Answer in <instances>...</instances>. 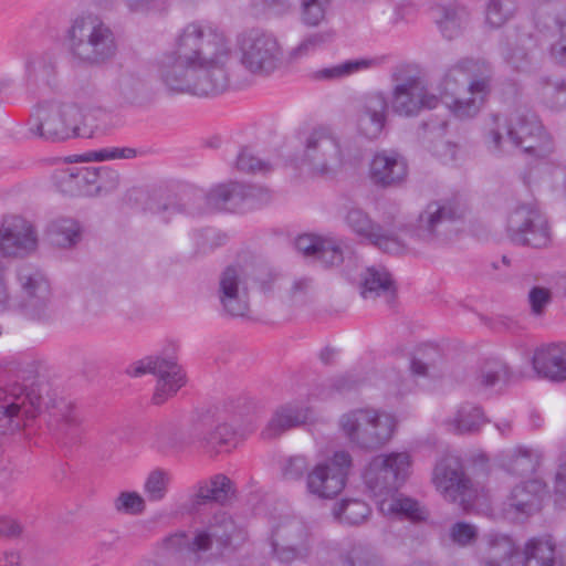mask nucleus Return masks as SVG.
Returning a JSON list of instances; mask_svg holds the SVG:
<instances>
[{
    "instance_id": "9b49d317",
    "label": "nucleus",
    "mask_w": 566,
    "mask_h": 566,
    "mask_svg": "<svg viewBox=\"0 0 566 566\" xmlns=\"http://www.w3.org/2000/svg\"><path fill=\"white\" fill-rule=\"evenodd\" d=\"M464 216V208L457 200H434L419 213L411 228L415 238L429 244L440 245L449 241L454 224Z\"/></svg>"
},
{
    "instance_id": "052dcab7",
    "label": "nucleus",
    "mask_w": 566,
    "mask_h": 566,
    "mask_svg": "<svg viewBox=\"0 0 566 566\" xmlns=\"http://www.w3.org/2000/svg\"><path fill=\"white\" fill-rule=\"evenodd\" d=\"M214 427V419L205 415L193 420L188 429V437L191 441L202 442L208 446V438Z\"/></svg>"
},
{
    "instance_id": "09e8293b",
    "label": "nucleus",
    "mask_w": 566,
    "mask_h": 566,
    "mask_svg": "<svg viewBox=\"0 0 566 566\" xmlns=\"http://www.w3.org/2000/svg\"><path fill=\"white\" fill-rule=\"evenodd\" d=\"M510 376L509 366L497 357H491L484 360L480 381L485 387H492L501 380H506Z\"/></svg>"
},
{
    "instance_id": "aec40b11",
    "label": "nucleus",
    "mask_w": 566,
    "mask_h": 566,
    "mask_svg": "<svg viewBox=\"0 0 566 566\" xmlns=\"http://www.w3.org/2000/svg\"><path fill=\"white\" fill-rule=\"evenodd\" d=\"M235 532L237 525L231 516L218 510L207 527L198 531L192 539H189L184 533L175 534L167 538L166 545L171 549H181L185 546L192 553L208 551L211 547L212 541L218 542L222 546L228 545Z\"/></svg>"
},
{
    "instance_id": "ddd939ff",
    "label": "nucleus",
    "mask_w": 566,
    "mask_h": 566,
    "mask_svg": "<svg viewBox=\"0 0 566 566\" xmlns=\"http://www.w3.org/2000/svg\"><path fill=\"white\" fill-rule=\"evenodd\" d=\"M177 347V344L171 342L165 349L167 357H148L142 359L134 364L128 370L134 377H139L145 374L157 376V384L151 399L154 405H163L186 385V373L170 355V353H176Z\"/></svg>"
},
{
    "instance_id": "a211bd4d",
    "label": "nucleus",
    "mask_w": 566,
    "mask_h": 566,
    "mask_svg": "<svg viewBox=\"0 0 566 566\" xmlns=\"http://www.w3.org/2000/svg\"><path fill=\"white\" fill-rule=\"evenodd\" d=\"M507 234L518 245L542 248L549 242L546 218L535 203L517 206L509 216Z\"/></svg>"
},
{
    "instance_id": "dca6fc26",
    "label": "nucleus",
    "mask_w": 566,
    "mask_h": 566,
    "mask_svg": "<svg viewBox=\"0 0 566 566\" xmlns=\"http://www.w3.org/2000/svg\"><path fill=\"white\" fill-rule=\"evenodd\" d=\"M18 281L24 298L21 302V314L38 323H49L56 317V312L50 303L51 289L44 274L31 266L24 265L18 271Z\"/></svg>"
},
{
    "instance_id": "e433bc0d",
    "label": "nucleus",
    "mask_w": 566,
    "mask_h": 566,
    "mask_svg": "<svg viewBox=\"0 0 566 566\" xmlns=\"http://www.w3.org/2000/svg\"><path fill=\"white\" fill-rule=\"evenodd\" d=\"M80 422L81 418L72 402L60 399L52 406L49 426L64 436H76Z\"/></svg>"
},
{
    "instance_id": "9d476101",
    "label": "nucleus",
    "mask_w": 566,
    "mask_h": 566,
    "mask_svg": "<svg viewBox=\"0 0 566 566\" xmlns=\"http://www.w3.org/2000/svg\"><path fill=\"white\" fill-rule=\"evenodd\" d=\"M411 470L408 452L382 453L371 458L363 472V480L371 495L378 500L398 492Z\"/></svg>"
},
{
    "instance_id": "2eb2a0df",
    "label": "nucleus",
    "mask_w": 566,
    "mask_h": 566,
    "mask_svg": "<svg viewBox=\"0 0 566 566\" xmlns=\"http://www.w3.org/2000/svg\"><path fill=\"white\" fill-rule=\"evenodd\" d=\"M432 482L446 501L459 504L464 511L473 506L475 490L459 457H442L434 467Z\"/></svg>"
},
{
    "instance_id": "680f3d73",
    "label": "nucleus",
    "mask_w": 566,
    "mask_h": 566,
    "mask_svg": "<svg viewBox=\"0 0 566 566\" xmlns=\"http://www.w3.org/2000/svg\"><path fill=\"white\" fill-rule=\"evenodd\" d=\"M553 38L549 56L555 63L566 66V21L559 23L558 31Z\"/></svg>"
},
{
    "instance_id": "2f4dec72",
    "label": "nucleus",
    "mask_w": 566,
    "mask_h": 566,
    "mask_svg": "<svg viewBox=\"0 0 566 566\" xmlns=\"http://www.w3.org/2000/svg\"><path fill=\"white\" fill-rule=\"evenodd\" d=\"M308 411L305 408L286 405L276 409L273 417L262 431L264 439H274L286 430L297 427L307 420Z\"/></svg>"
},
{
    "instance_id": "4c0bfd02",
    "label": "nucleus",
    "mask_w": 566,
    "mask_h": 566,
    "mask_svg": "<svg viewBox=\"0 0 566 566\" xmlns=\"http://www.w3.org/2000/svg\"><path fill=\"white\" fill-rule=\"evenodd\" d=\"M539 464V457L530 449L518 447L506 453L502 461V468L510 474L526 476L535 472Z\"/></svg>"
},
{
    "instance_id": "b1692460",
    "label": "nucleus",
    "mask_w": 566,
    "mask_h": 566,
    "mask_svg": "<svg viewBox=\"0 0 566 566\" xmlns=\"http://www.w3.org/2000/svg\"><path fill=\"white\" fill-rule=\"evenodd\" d=\"M109 93L123 106H144L154 96L150 83L135 69L119 71L109 84Z\"/></svg>"
},
{
    "instance_id": "423d86ee",
    "label": "nucleus",
    "mask_w": 566,
    "mask_h": 566,
    "mask_svg": "<svg viewBox=\"0 0 566 566\" xmlns=\"http://www.w3.org/2000/svg\"><path fill=\"white\" fill-rule=\"evenodd\" d=\"M339 427L350 443L374 451L390 441L396 430V419L375 408H356L340 417Z\"/></svg>"
},
{
    "instance_id": "bb28decb",
    "label": "nucleus",
    "mask_w": 566,
    "mask_h": 566,
    "mask_svg": "<svg viewBox=\"0 0 566 566\" xmlns=\"http://www.w3.org/2000/svg\"><path fill=\"white\" fill-rule=\"evenodd\" d=\"M408 174L405 157L395 150L375 154L370 163L369 175L375 185L387 187L402 182Z\"/></svg>"
},
{
    "instance_id": "6ab92c4d",
    "label": "nucleus",
    "mask_w": 566,
    "mask_h": 566,
    "mask_svg": "<svg viewBox=\"0 0 566 566\" xmlns=\"http://www.w3.org/2000/svg\"><path fill=\"white\" fill-rule=\"evenodd\" d=\"M352 457L337 451L327 462L316 464L306 478L307 491L321 499H333L345 488Z\"/></svg>"
},
{
    "instance_id": "7ed1b4c3",
    "label": "nucleus",
    "mask_w": 566,
    "mask_h": 566,
    "mask_svg": "<svg viewBox=\"0 0 566 566\" xmlns=\"http://www.w3.org/2000/svg\"><path fill=\"white\" fill-rule=\"evenodd\" d=\"M486 144L492 153H507L509 146L522 148L525 154L544 159L554 150V143L537 115L517 108L509 116L493 115Z\"/></svg>"
},
{
    "instance_id": "ea45409f",
    "label": "nucleus",
    "mask_w": 566,
    "mask_h": 566,
    "mask_svg": "<svg viewBox=\"0 0 566 566\" xmlns=\"http://www.w3.org/2000/svg\"><path fill=\"white\" fill-rule=\"evenodd\" d=\"M369 505L357 499H346L333 509L334 517L342 524L359 525L370 515Z\"/></svg>"
},
{
    "instance_id": "a19ab883",
    "label": "nucleus",
    "mask_w": 566,
    "mask_h": 566,
    "mask_svg": "<svg viewBox=\"0 0 566 566\" xmlns=\"http://www.w3.org/2000/svg\"><path fill=\"white\" fill-rule=\"evenodd\" d=\"M29 78L49 81L55 75L56 59L52 52H33L25 60Z\"/></svg>"
},
{
    "instance_id": "f257e3e1",
    "label": "nucleus",
    "mask_w": 566,
    "mask_h": 566,
    "mask_svg": "<svg viewBox=\"0 0 566 566\" xmlns=\"http://www.w3.org/2000/svg\"><path fill=\"white\" fill-rule=\"evenodd\" d=\"M235 56L218 28L190 22L177 31L172 49L155 61L158 78L170 93L210 96L231 84Z\"/></svg>"
},
{
    "instance_id": "864d4df0",
    "label": "nucleus",
    "mask_w": 566,
    "mask_h": 566,
    "mask_svg": "<svg viewBox=\"0 0 566 566\" xmlns=\"http://www.w3.org/2000/svg\"><path fill=\"white\" fill-rule=\"evenodd\" d=\"M302 21L306 25H318L325 18L331 0H301Z\"/></svg>"
},
{
    "instance_id": "338daca9",
    "label": "nucleus",
    "mask_w": 566,
    "mask_h": 566,
    "mask_svg": "<svg viewBox=\"0 0 566 566\" xmlns=\"http://www.w3.org/2000/svg\"><path fill=\"white\" fill-rule=\"evenodd\" d=\"M234 432L232 428L227 424H217L211 430L208 438V446L212 448L230 444L233 439Z\"/></svg>"
},
{
    "instance_id": "c03bdc74",
    "label": "nucleus",
    "mask_w": 566,
    "mask_h": 566,
    "mask_svg": "<svg viewBox=\"0 0 566 566\" xmlns=\"http://www.w3.org/2000/svg\"><path fill=\"white\" fill-rule=\"evenodd\" d=\"M484 423L483 412L476 406L471 403L462 405L450 422L455 433H471Z\"/></svg>"
},
{
    "instance_id": "de8ad7c7",
    "label": "nucleus",
    "mask_w": 566,
    "mask_h": 566,
    "mask_svg": "<svg viewBox=\"0 0 566 566\" xmlns=\"http://www.w3.org/2000/svg\"><path fill=\"white\" fill-rule=\"evenodd\" d=\"M515 9V0H488L486 23L492 28H500L510 19Z\"/></svg>"
},
{
    "instance_id": "473e14b6",
    "label": "nucleus",
    "mask_w": 566,
    "mask_h": 566,
    "mask_svg": "<svg viewBox=\"0 0 566 566\" xmlns=\"http://www.w3.org/2000/svg\"><path fill=\"white\" fill-rule=\"evenodd\" d=\"M377 504L385 516L408 518L410 521H422L427 517L426 510L416 500L397 494V492L378 500Z\"/></svg>"
},
{
    "instance_id": "49530a36",
    "label": "nucleus",
    "mask_w": 566,
    "mask_h": 566,
    "mask_svg": "<svg viewBox=\"0 0 566 566\" xmlns=\"http://www.w3.org/2000/svg\"><path fill=\"white\" fill-rule=\"evenodd\" d=\"M137 156V150L133 147H105L96 150H90L78 156L83 163H99L116 159H133Z\"/></svg>"
},
{
    "instance_id": "774afa93",
    "label": "nucleus",
    "mask_w": 566,
    "mask_h": 566,
    "mask_svg": "<svg viewBox=\"0 0 566 566\" xmlns=\"http://www.w3.org/2000/svg\"><path fill=\"white\" fill-rule=\"evenodd\" d=\"M323 238L314 234H302L295 240V248L305 256L314 258L318 251Z\"/></svg>"
},
{
    "instance_id": "393cba45",
    "label": "nucleus",
    "mask_w": 566,
    "mask_h": 566,
    "mask_svg": "<svg viewBox=\"0 0 566 566\" xmlns=\"http://www.w3.org/2000/svg\"><path fill=\"white\" fill-rule=\"evenodd\" d=\"M344 222L355 235L385 252L399 253L403 250L397 238L387 235L382 228L358 207H352L346 211Z\"/></svg>"
},
{
    "instance_id": "8fccbe9b",
    "label": "nucleus",
    "mask_w": 566,
    "mask_h": 566,
    "mask_svg": "<svg viewBox=\"0 0 566 566\" xmlns=\"http://www.w3.org/2000/svg\"><path fill=\"white\" fill-rule=\"evenodd\" d=\"M467 13L464 9L459 8H443L442 17L438 20L439 29L444 38H455L465 21Z\"/></svg>"
},
{
    "instance_id": "f704fd0d",
    "label": "nucleus",
    "mask_w": 566,
    "mask_h": 566,
    "mask_svg": "<svg viewBox=\"0 0 566 566\" xmlns=\"http://www.w3.org/2000/svg\"><path fill=\"white\" fill-rule=\"evenodd\" d=\"M556 543L551 535L533 537L525 544L523 566H554Z\"/></svg>"
},
{
    "instance_id": "5701e85b",
    "label": "nucleus",
    "mask_w": 566,
    "mask_h": 566,
    "mask_svg": "<svg viewBox=\"0 0 566 566\" xmlns=\"http://www.w3.org/2000/svg\"><path fill=\"white\" fill-rule=\"evenodd\" d=\"M218 297L223 311L231 316H244L249 312L247 279L241 266L230 265L222 271Z\"/></svg>"
},
{
    "instance_id": "412c9836",
    "label": "nucleus",
    "mask_w": 566,
    "mask_h": 566,
    "mask_svg": "<svg viewBox=\"0 0 566 566\" xmlns=\"http://www.w3.org/2000/svg\"><path fill=\"white\" fill-rule=\"evenodd\" d=\"M111 175L113 182L118 181V174L109 167H64L53 174V181L57 190L67 196H91L98 187L96 184L104 176Z\"/></svg>"
},
{
    "instance_id": "3c124183",
    "label": "nucleus",
    "mask_w": 566,
    "mask_h": 566,
    "mask_svg": "<svg viewBox=\"0 0 566 566\" xmlns=\"http://www.w3.org/2000/svg\"><path fill=\"white\" fill-rule=\"evenodd\" d=\"M334 33L331 31L316 32L304 38L302 42L291 51L293 59H302L315 53L327 42L333 40Z\"/></svg>"
},
{
    "instance_id": "39448f33",
    "label": "nucleus",
    "mask_w": 566,
    "mask_h": 566,
    "mask_svg": "<svg viewBox=\"0 0 566 566\" xmlns=\"http://www.w3.org/2000/svg\"><path fill=\"white\" fill-rule=\"evenodd\" d=\"M359 158V149L328 127L314 128L305 138L302 161L313 175L334 176Z\"/></svg>"
},
{
    "instance_id": "f3484780",
    "label": "nucleus",
    "mask_w": 566,
    "mask_h": 566,
    "mask_svg": "<svg viewBox=\"0 0 566 566\" xmlns=\"http://www.w3.org/2000/svg\"><path fill=\"white\" fill-rule=\"evenodd\" d=\"M40 397L25 392L18 382L0 385V433L20 430L40 411Z\"/></svg>"
},
{
    "instance_id": "cd10ccee",
    "label": "nucleus",
    "mask_w": 566,
    "mask_h": 566,
    "mask_svg": "<svg viewBox=\"0 0 566 566\" xmlns=\"http://www.w3.org/2000/svg\"><path fill=\"white\" fill-rule=\"evenodd\" d=\"M532 365L536 374L553 381L566 380V343L548 344L538 347Z\"/></svg>"
},
{
    "instance_id": "603ef678",
    "label": "nucleus",
    "mask_w": 566,
    "mask_h": 566,
    "mask_svg": "<svg viewBox=\"0 0 566 566\" xmlns=\"http://www.w3.org/2000/svg\"><path fill=\"white\" fill-rule=\"evenodd\" d=\"M315 259L319 260L325 266L339 265L344 260L340 242L331 238H323Z\"/></svg>"
},
{
    "instance_id": "bf43d9fd",
    "label": "nucleus",
    "mask_w": 566,
    "mask_h": 566,
    "mask_svg": "<svg viewBox=\"0 0 566 566\" xmlns=\"http://www.w3.org/2000/svg\"><path fill=\"white\" fill-rule=\"evenodd\" d=\"M237 169L244 172H265L270 170V164L255 157L248 148L238 154Z\"/></svg>"
},
{
    "instance_id": "6e6552de",
    "label": "nucleus",
    "mask_w": 566,
    "mask_h": 566,
    "mask_svg": "<svg viewBox=\"0 0 566 566\" xmlns=\"http://www.w3.org/2000/svg\"><path fill=\"white\" fill-rule=\"evenodd\" d=\"M473 61L465 59L452 65L443 76L440 84L442 101L446 106L459 118H470L478 114L490 93V81L485 77L474 80L469 84V98L455 97L459 87L470 75Z\"/></svg>"
},
{
    "instance_id": "5fc2aeb1",
    "label": "nucleus",
    "mask_w": 566,
    "mask_h": 566,
    "mask_svg": "<svg viewBox=\"0 0 566 566\" xmlns=\"http://www.w3.org/2000/svg\"><path fill=\"white\" fill-rule=\"evenodd\" d=\"M307 470L308 461L303 455L289 457L281 462L282 476L287 481H298L303 479Z\"/></svg>"
},
{
    "instance_id": "6e6d98bb",
    "label": "nucleus",
    "mask_w": 566,
    "mask_h": 566,
    "mask_svg": "<svg viewBox=\"0 0 566 566\" xmlns=\"http://www.w3.org/2000/svg\"><path fill=\"white\" fill-rule=\"evenodd\" d=\"M118 512L139 514L145 509V501L137 492H122L114 501Z\"/></svg>"
},
{
    "instance_id": "a878e982",
    "label": "nucleus",
    "mask_w": 566,
    "mask_h": 566,
    "mask_svg": "<svg viewBox=\"0 0 566 566\" xmlns=\"http://www.w3.org/2000/svg\"><path fill=\"white\" fill-rule=\"evenodd\" d=\"M388 102L381 92L366 95L357 114L358 132L368 139L380 136L387 119Z\"/></svg>"
},
{
    "instance_id": "4be33fe9",
    "label": "nucleus",
    "mask_w": 566,
    "mask_h": 566,
    "mask_svg": "<svg viewBox=\"0 0 566 566\" xmlns=\"http://www.w3.org/2000/svg\"><path fill=\"white\" fill-rule=\"evenodd\" d=\"M439 103V96L430 93L417 77H408L392 90L391 106L398 115L416 116L422 109L436 108Z\"/></svg>"
},
{
    "instance_id": "69168bd1",
    "label": "nucleus",
    "mask_w": 566,
    "mask_h": 566,
    "mask_svg": "<svg viewBox=\"0 0 566 566\" xmlns=\"http://www.w3.org/2000/svg\"><path fill=\"white\" fill-rule=\"evenodd\" d=\"M430 150L432 155L439 158L442 163L449 164L455 160L458 146L451 142L440 138L432 144Z\"/></svg>"
},
{
    "instance_id": "1a4fd4ad",
    "label": "nucleus",
    "mask_w": 566,
    "mask_h": 566,
    "mask_svg": "<svg viewBox=\"0 0 566 566\" xmlns=\"http://www.w3.org/2000/svg\"><path fill=\"white\" fill-rule=\"evenodd\" d=\"M270 554L280 563L304 560L327 548L325 543H316L308 527L298 518L285 517L271 532L269 538Z\"/></svg>"
},
{
    "instance_id": "c9c22d12",
    "label": "nucleus",
    "mask_w": 566,
    "mask_h": 566,
    "mask_svg": "<svg viewBox=\"0 0 566 566\" xmlns=\"http://www.w3.org/2000/svg\"><path fill=\"white\" fill-rule=\"evenodd\" d=\"M78 136L94 133H106L114 128V114L98 106L80 105Z\"/></svg>"
},
{
    "instance_id": "79ce46f5",
    "label": "nucleus",
    "mask_w": 566,
    "mask_h": 566,
    "mask_svg": "<svg viewBox=\"0 0 566 566\" xmlns=\"http://www.w3.org/2000/svg\"><path fill=\"white\" fill-rule=\"evenodd\" d=\"M379 64L378 59L348 60L337 65L324 67L315 72L317 80H339L363 70H368Z\"/></svg>"
},
{
    "instance_id": "13d9d810",
    "label": "nucleus",
    "mask_w": 566,
    "mask_h": 566,
    "mask_svg": "<svg viewBox=\"0 0 566 566\" xmlns=\"http://www.w3.org/2000/svg\"><path fill=\"white\" fill-rule=\"evenodd\" d=\"M130 13H159L168 8L169 0H122Z\"/></svg>"
},
{
    "instance_id": "72a5a7b5",
    "label": "nucleus",
    "mask_w": 566,
    "mask_h": 566,
    "mask_svg": "<svg viewBox=\"0 0 566 566\" xmlns=\"http://www.w3.org/2000/svg\"><path fill=\"white\" fill-rule=\"evenodd\" d=\"M360 294L366 300L380 295L391 297L395 286L389 272L382 266L367 268L361 276Z\"/></svg>"
},
{
    "instance_id": "c85d7f7f",
    "label": "nucleus",
    "mask_w": 566,
    "mask_h": 566,
    "mask_svg": "<svg viewBox=\"0 0 566 566\" xmlns=\"http://www.w3.org/2000/svg\"><path fill=\"white\" fill-rule=\"evenodd\" d=\"M234 494L232 481L224 474H216L209 481H201L193 488L190 496V506L199 511L201 505L218 503L224 504Z\"/></svg>"
},
{
    "instance_id": "4d7b16f0",
    "label": "nucleus",
    "mask_w": 566,
    "mask_h": 566,
    "mask_svg": "<svg viewBox=\"0 0 566 566\" xmlns=\"http://www.w3.org/2000/svg\"><path fill=\"white\" fill-rule=\"evenodd\" d=\"M252 13L256 17L265 14H282L290 10L292 0H251Z\"/></svg>"
},
{
    "instance_id": "58836bf2",
    "label": "nucleus",
    "mask_w": 566,
    "mask_h": 566,
    "mask_svg": "<svg viewBox=\"0 0 566 566\" xmlns=\"http://www.w3.org/2000/svg\"><path fill=\"white\" fill-rule=\"evenodd\" d=\"M52 242L62 248H71L82 239V227L72 218H57L53 220L48 229Z\"/></svg>"
},
{
    "instance_id": "0e129e2a",
    "label": "nucleus",
    "mask_w": 566,
    "mask_h": 566,
    "mask_svg": "<svg viewBox=\"0 0 566 566\" xmlns=\"http://www.w3.org/2000/svg\"><path fill=\"white\" fill-rule=\"evenodd\" d=\"M528 301L532 312L536 315H541L545 307L551 303L552 293L546 287L534 286L528 293Z\"/></svg>"
},
{
    "instance_id": "f03ea898",
    "label": "nucleus",
    "mask_w": 566,
    "mask_h": 566,
    "mask_svg": "<svg viewBox=\"0 0 566 566\" xmlns=\"http://www.w3.org/2000/svg\"><path fill=\"white\" fill-rule=\"evenodd\" d=\"M269 200V190L261 186L229 181L212 186L208 192H185L179 199L170 195L151 199L147 209L167 222L177 213L199 217L210 211L239 212L253 209Z\"/></svg>"
},
{
    "instance_id": "c756f323",
    "label": "nucleus",
    "mask_w": 566,
    "mask_h": 566,
    "mask_svg": "<svg viewBox=\"0 0 566 566\" xmlns=\"http://www.w3.org/2000/svg\"><path fill=\"white\" fill-rule=\"evenodd\" d=\"M545 489L539 479L522 482L512 489L506 505L517 514L531 515L539 510Z\"/></svg>"
},
{
    "instance_id": "a18cd8bd",
    "label": "nucleus",
    "mask_w": 566,
    "mask_h": 566,
    "mask_svg": "<svg viewBox=\"0 0 566 566\" xmlns=\"http://www.w3.org/2000/svg\"><path fill=\"white\" fill-rule=\"evenodd\" d=\"M171 475L168 471L155 469L147 475L144 483V493L149 502H159L168 493Z\"/></svg>"
},
{
    "instance_id": "f8f14e48",
    "label": "nucleus",
    "mask_w": 566,
    "mask_h": 566,
    "mask_svg": "<svg viewBox=\"0 0 566 566\" xmlns=\"http://www.w3.org/2000/svg\"><path fill=\"white\" fill-rule=\"evenodd\" d=\"M80 105L74 102L46 101L33 114L31 132L40 137L61 142L78 136Z\"/></svg>"
},
{
    "instance_id": "7c9ffc66",
    "label": "nucleus",
    "mask_w": 566,
    "mask_h": 566,
    "mask_svg": "<svg viewBox=\"0 0 566 566\" xmlns=\"http://www.w3.org/2000/svg\"><path fill=\"white\" fill-rule=\"evenodd\" d=\"M482 554L484 566H513L517 558V548L511 537L489 534Z\"/></svg>"
},
{
    "instance_id": "4468645a",
    "label": "nucleus",
    "mask_w": 566,
    "mask_h": 566,
    "mask_svg": "<svg viewBox=\"0 0 566 566\" xmlns=\"http://www.w3.org/2000/svg\"><path fill=\"white\" fill-rule=\"evenodd\" d=\"M38 238L31 223L21 217H10L0 227V255L22 256L33 250ZM12 307V297L6 275L0 268V312Z\"/></svg>"
},
{
    "instance_id": "37998d69",
    "label": "nucleus",
    "mask_w": 566,
    "mask_h": 566,
    "mask_svg": "<svg viewBox=\"0 0 566 566\" xmlns=\"http://www.w3.org/2000/svg\"><path fill=\"white\" fill-rule=\"evenodd\" d=\"M411 375L395 374L390 379V394L397 397H402L411 392L416 386L412 377H427L429 376V365L419 358H412L410 361Z\"/></svg>"
},
{
    "instance_id": "0eeeda50",
    "label": "nucleus",
    "mask_w": 566,
    "mask_h": 566,
    "mask_svg": "<svg viewBox=\"0 0 566 566\" xmlns=\"http://www.w3.org/2000/svg\"><path fill=\"white\" fill-rule=\"evenodd\" d=\"M235 45L241 65L251 74L268 76L282 63L283 51L276 36L263 28H247L238 33Z\"/></svg>"
},
{
    "instance_id": "e2e57ef3",
    "label": "nucleus",
    "mask_w": 566,
    "mask_h": 566,
    "mask_svg": "<svg viewBox=\"0 0 566 566\" xmlns=\"http://www.w3.org/2000/svg\"><path fill=\"white\" fill-rule=\"evenodd\" d=\"M450 537L454 543L465 546L475 539L476 528L469 523L458 522L450 528Z\"/></svg>"
},
{
    "instance_id": "20e7f679",
    "label": "nucleus",
    "mask_w": 566,
    "mask_h": 566,
    "mask_svg": "<svg viewBox=\"0 0 566 566\" xmlns=\"http://www.w3.org/2000/svg\"><path fill=\"white\" fill-rule=\"evenodd\" d=\"M64 44L73 60L87 65H101L117 53L113 29L97 14H77L67 28Z\"/></svg>"
}]
</instances>
